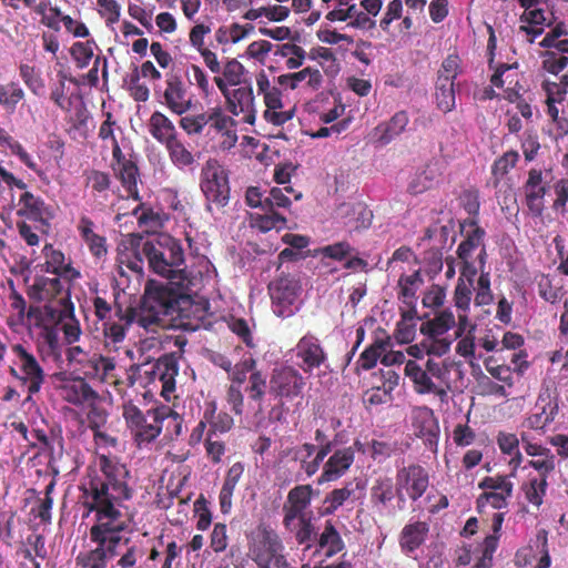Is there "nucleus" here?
Returning <instances> with one entry per match:
<instances>
[{
  "label": "nucleus",
  "mask_w": 568,
  "mask_h": 568,
  "mask_svg": "<svg viewBox=\"0 0 568 568\" xmlns=\"http://www.w3.org/2000/svg\"><path fill=\"white\" fill-rule=\"evenodd\" d=\"M207 119L209 112L196 115H186L180 119L179 125L187 135H196L203 132L205 125L209 123Z\"/></svg>",
  "instance_id": "774afa93"
},
{
  "label": "nucleus",
  "mask_w": 568,
  "mask_h": 568,
  "mask_svg": "<svg viewBox=\"0 0 568 568\" xmlns=\"http://www.w3.org/2000/svg\"><path fill=\"white\" fill-rule=\"evenodd\" d=\"M150 374L154 387L159 388L161 395L169 399L175 388V376L178 375L175 362L171 358L160 359L152 366Z\"/></svg>",
  "instance_id": "c756f323"
},
{
  "label": "nucleus",
  "mask_w": 568,
  "mask_h": 568,
  "mask_svg": "<svg viewBox=\"0 0 568 568\" xmlns=\"http://www.w3.org/2000/svg\"><path fill=\"white\" fill-rule=\"evenodd\" d=\"M278 534L266 525L257 526L248 536V556L258 568H282L287 565Z\"/></svg>",
  "instance_id": "423d86ee"
},
{
  "label": "nucleus",
  "mask_w": 568,
  "mask_h": 568,
  "mask_svg": "<svg viewBox=\"0 0 568 568\" xmlns=\"http://www.w3.org/2000/svg\"><path fill=\"white\" fill-rule=\"evenodd\" d=\"M546 488L547 478L539 476L530 477L528 481L523 486L526 499L537 507L542 504Z\"/></svg>",
  "instance_id": "bf43d9fd"
},
{
  "label": "nucleus",
  "mask_w": 568,
  "mask_h": 568,
  "mask_svg": "<svg viewBox=\"0 0 568 568\" xmlns=\"http://www.w3.org/2000/svg\"><path fill=\"white\" fill-rule=\"evenodd\" d=\"M10 375L26 388L27 402H32L34 394H38L44 382L45 373L37 357L22 344L11 346Z\"/></svg>",
  "instance_id": "0eeeda50"
},
{
  "label": "nucleus",
  "mask_w": 568,
  "mask_h": 568,
  "mask_svg": "<svg viewBox=\"0 0 568 568\" xmlns=\"http://www.w3.org/2000/svg\"><path fill=\"white\" fill-rule=\"evenodd\" d=\"M427 531V525L422 521L405 526L400 537L402 548L408 552L414 551L424 542Z\"/></svg>",
  "instance_id": "09e8293b"
},
{
  "label": "nucleus",
  "mask_w": 568,
  "mask_h": 568,
  "mask_svg": "<svg viewBox=\"0 0 568 568\" xmlns=\"http://www.w3.org/2000/svg\"><path fill=\"white\" fill-rule=\"evenodd\" d=\"M0 146L9 149L11 153L17 155L20 161L24 163L30 170L38 173L39 175L41 174V171L30 154L2 126H0Z\"/></svg>",
  "instance_id": "5fc2aeb1"
},
{
  "label": "nucleus",
  "mask_w": 568,
  "mask_h": 568,
  "mask_svg": "<svg viewBox=\"0 0 568 568\" xmlns=\"http://www.w3.org/2000/svg\"><path fill=\"white\" fill-rule=\"evenodd\" d=\"M354 459L355 452L353 447H333L328 458L322 464V473L316 479L317 485L335 481L343 477L353 465Z\"/></svg>",
  "instance_id": "aec40b11"
},
{
  "label": "nucleus",
  "mask_w": 568,
  "mask_h": 568,
  "mask_svg": "<svg viewBox=\"0 0 568 568\" xmlns=\"http://www.w3.org/2000/svg\"><path fill=\"white\" fill-rule=\"evenodd\" d=\"M103 478L94 477L81 485V503L94 521L90 528V539L97 544L94 549L80 552L77 566L81 568H106L118 555V547L123 538L121 532L126 530L131 515L125 505L132 497V491L125 484V470L105 457L100 458Z\"/></svg>",
  "instance_id": "f257e3e1"
},
{
  "label": "nucleus",
  "mask_w": 568,
  "mask_h": 568,
  "mask_svg": "<svg viewBox=\"0 0 568 568\" xmlns=\"http://www.w3.org/2000/svg\"><path fill=\"white\" fill-rule=\"evenodd\" d=\"M44 271L51 273L54 277L63 280L65 283H72L80 277V272L75 270L70 261H67L64 254L53 248L52 245L43 247Z\"/></svg>",
  "instance_id": "bb28decb"
},
{
  "label": "nucleus",
  "mask_w": 568,
  "mask_h": 568,
  "mask_svg": "<svg viewBox=\"0 0 568 568\" xmlns=\"http://www.w3.org/2000/svg\"><path fill=\"white\" fill-rule=\"evenodd\" d=\"M98 12L108 28L113 29V26L119 22L121 17V6L116 0H98Z\"/></svg>",
  "instance_id": "338daca9"
},
{
  "label": "nucleus",
  "mask_w": 568,
  "mask_h": 568,
  "mask_svg": "<svg viewBox=\"0 0 568 568\" xmlns=\"http://www.w3.org/2000/svg\"><path fill=\"white\" fill-rule=\"evenodd\" d=\"M172 164L179 170L191 169L196 162V155L180 136L164 145Z\"/></svg>",
  "instance_id": "58836bf2"
},
{
  "label": "nucleus",
  "mask_w": 568,
  "mask_h": 568,
  "mask_svg": "<svg viewBox=\"0 0 568 568\" xmlns=\"http://www.w3.org/2000/svg\"><path fill=\"white\" fill-rule=\"evenodd\" d=\"M245 72L244 65L236 59H229L222 65L220 74L214 77V83L220 92H225L233 87L240 85Z\"/></svg>",
  "instance_id": "c9c22d12"
},
{
  "label": "nucleus",
  "mask_w": 568,
  "mask_h": 568,
  "mask_svg": "<svg viewBox=\"0 0 568 568\" xmlns=\"http://www.w3.org/2000/svg\"><path fill=\"white\" fill-rule=\"evenodd\" d=\"M24 90L14 81L0 84V106L9 113L16 112L18 104L24 99Z\"/></svg>",
  "instance_id": "3c124183"
},
{
  "label": "nucleus",
  "mask_w": 568,
  "mask_h": 568,
  "mask_svg": "<svg viewBox=\"0 0 568 568\" xmlns=\"http://www.w3.org/2000/svg\"><path fill=\"white\" fill-rule=\"evenodd\" d=\"M475 292V305L486 306L493 303L494 295L490 288V276L488 272H481L477 280V285H474L473 293Z\"/></svg>",
  "instance_id": "69168bd1"
},
{
  "label": "nucleus",
  "mask_w": 568,
  "mask_h": 568,
  "mask_svg": "<svg viewBox=\"0 0 568 568\" xmlns=\"http://www.w3.org/2000/svg\"><path fill=\"white\" fill-rule=\"evenodd\" d=\"M541 68L546 72L557 75L568 64V54L554 50H547L541 54Z\"/></svg>",
  "instance_id": "0e129e2a"
},
{
  "label": "nucleus",
  "mask_w": 568,
  "mask_h": 568,
  "mask_svg": "<svg viewBox=\"0 0 568 568\" xmlns=\"http://www.w3.org/2000/svg\"><path fill=\"white\" fill-rule=\"evenodd\" d=\"M465 240L458 245L459 277L453 294L455 307H467L473 298L474 281L478 273L484 272L486 264L485 231L474 217L462 224Z\"/></svg>",
  "instance_id": "39448f33"
},
{
  "label": "nucleus",
  "mask_w": 568,
  "mask_h": 568,
  "mask_svg": "<svg viewBox=\"0 0 568 568\" xmlns=\"http://www.w3.org/2000/svg\"><path fill=\"white\" fill-rule=\"evenodd\" d=\"M344 548V542L331 521H326L323 531L318 537L316 551H322L325 557H332Z\"/></svg>",
  "instance_id": "37998d69"
},
{
  "label": "nucleus",
  "mask_w": 568,
  "mask_h": 568,
  "mask_svg": "<svg viewBox=\"0 0 568 568\" xmlns=\"http://www.w3.org/2000/svg\"><path fill=\"white\" fill-rule=\"evenodd\" d=\"M246 36L247 30L239 23L220 27L214 33L215 41L220 44L237 43Z\"/></svg>",
  "instance_id": "680f3d73"
},
{
  "label": "nucleus",
  "mask_w": 568,
  "mask_h": 568,
  "mask_svg": "<svg viewBox=\"0 0 568 568\" xmlns=\"http://www.w3.org/2000/svg\"><path fill=\"white\" fill-rule=\"evenodd\" d=\"M313 488L310 485H300L290 490L284 505V525L291 528L296 518L307 517L306 509L312 499Z\"/></svg>",
  "instance_id": "5701e85b"
},
{
  "label": "nucleus",
  "mask_w": 568,
  "mask_h": 568,
  "mask_svg": "<svg viewBox=\"0 0 568 568\" xmlns=\"http://www.w3.org/2000/svg\"><path fill=\"white\" fill-rule=\"evenodd\" d=\"M149 132L163 145L179 136L174 123L160 111H155L151 114L149 120Z\"/></svg>",
  "instance_id": "f704fd0d"
},
{
  "label": "nucleus",
  "mask_w": 568,
  "mask_h": 568,
  "mask_svg": "<svg viewBox=\"0 0 568 568\" xmlns=\"http://www.w3.org/2000/svg\"><path fill=\"white\" fill-rule=\"evenodd\" d=\"M272 310L278 317H290L300 308L301 286L292 276H281L268 285Z\"/></svg>",
  "instance_id": "f8f14e48"
},
{
  "label": "nucleus",
  "mask_w": 568,
  "mask_h": 568,
  "mask_svg": "<svg viewBox=\"0 0 568 568\" xmlns=\"http://www.w3.org/2000/svg\"><path fill=\"white\" fill-rule=\"evenodd\" d=\"M388 338H377L359 356L358 363L364 369H371L381 361L382 352L386 349Z\"/></svg>",
  "instance_id": "e2e57ef3"
},
{
  "label": "nucleus",
  "mask_w": 568,
  "mask_h": 568,
  "mask_svg": "<svg viewBox=\"0 0 568 568\" xmlns=\"http://www.w3.org/2000/svg\"><path fill=\"white\" fill-rule=\"evenodd\" d=\"M291 353L296 367L310 376L313 375L316 369L321 371L322 367H328L327 354L321 341L311 333L301 337Z\"/></svg>",
  "instance_id": "ddd939ff"
},
{
  "label": "nucleus",
  "mask_w": 568,
  "mask_h": 568,
  "mask_svg": "<svg viewBox=\"0 0 568 568\" xmlns=\"http://www.w3.org/2000/svg\"><path fill=\"white\" fill-rule=\"evenodd\" d=\"M78 229L94 256L101 257L106 254L105 239L94 232V223L90 219L81 217Z\"/></svg>",
  "instance_id": "a19ab883"
},
{
  "label": "nucleus",
  "mask_w": 568,
  "mask_h": 568,
  "mask_svg": "<svg viewBox=\"0 0 568 568\" xmlns=\"http://www.w3.org/2000/svg\"><path fill=\"white\" fill-rule=\"evenodd\" d=\"M288 529L295 531L297 542L305 545V550H308L312 547L311 541L315 539L316 532L308 516L296 518L292 527Z\"/></svg>",
  "instance_id": "052dcab7"
},
{
  "label": "nucleus",
  "mask_w": 568,
  "mask_h": 568,
  "mask_svg": "<svg viewBox=\"0 0 568 568\" xmlns=\"http://www.w3.org/2000/svg\"><path fill=\"white\" fill-rule=\"evenodd\" d=\"M538 293L546 302L555 304L562 298L565 291L560 280L542 275L538 282Z\"/></svg>",
  "instance_id": "6e6d98bb"
},
{
  "label": "nucleus",
  "mask_w": 568,
  "mask_h": 568,
  "mask_svg": "<svg viewBox=\"0 0 568 568\" xmlns=\"http://www.w3.org/2000/svg\"><path fill=\"white\" fill-rule=\"evenodd\" d=\"M497 445L504 455L509 456L510 476L515 477L524 462V456L519 449V438L516 434L501 432L497 436Z\"/></svg>",
  "instance_id": "4c0bfd02"
},
{
  "label": "nucleus",
  "mask_w": 568,
  "mask_h": 568,
  "mask_svg": "<svg viewBox=\"0 0 568 568\" xmlns=\"http://www.w3.org/2000/svg\"><path fill=\"white\" fill-rule=\"evenodd\" d=\"M471 302H468L467 307H455L458 312L457 328L455 329L453 342L457 341L455 351L456 354L467 362L480 359V355H476V329L477 325L469 317Z\"/></svg>",
  "instance_id": "a211bd4d"
},
{
  "label": "nucleus",
  "mask_w": 568,
  "mask_h": 568,
  "mask_svg": "<svg viewBox=\"0 0 568 568\" xmlns=\"http://www.w3.org/2000/svg\"><path fill=\"white\" fill-rule=\"evenodd\" d=\"M27 325L36 335L39 352L54 358L60 357L62 352L60 332H63V339L69 345L78 342L82 334L73 305H31L27 312Z\"/></svg>",
  "instance_id": "20e7f679"
},
{
  "label": "nucleus",
  "mask_w": 568,
  "mask_h": 568,
  "mask_svg": "<svg viewBox=\"0 0 568 568\" xmlns=\"http://www.w3.org/2000/svg\"><path fill=\"white\" fill-rule=\"evenodd\" d=\"M18 214L30 221L39 222L41 226H45L47 221L52 217V212L44 202L28 191L19 199Z\"/></svg>",
  "instance_id": "2f4dec72"
},
{
  "label": "nucleus",
  "mask_w": 568,
  "mask_h": 568,
  "mask_svg": "<svg viewBox=\"0 0 568 568\" xmlns=\"http://www.w3.org/2000/svg\"><path fill=\"white\" fill-rule=\"evenodd\" d=\"M60 394L64 400L74 405H82L95 397L94 392L83 378L63 379Z\"/></svg>",
  "instance_id": "72a5a7b5"
},
{
  "label": "nucleus",
  "mask_w": 568,
  "mask_h": 568,
  "mask_svg": "<svg viewBox=\"0 0 568 568\" xmlns=\"http://www.w3.org/2000/svg\"><path fill=\"white\" fill-rule=\"evenodd\" d=\"M221 93L225 98L227 109L232 114L242 115L245 123L254 124L256 110L253 90L250 85L232 88Z\"/></svg>",
  "instance_id": "4be33fe9"
},
{
  "label": "nucleus",
  "mask_w": 568,
  "mask_h": 568,
  "mask_svg": "<svg viewBox=\"0 0 568 568\" xmlns=\"http://www.w3.org/2000/svg\"><path fill=\"white\" fill-rule=\"evenodd\" d=\"M435 101L437 108L443 112H449L455 108L454 82L437 80Z\"/></svg>",
  "instance_id": "13d9d810"
},
{
  "label": "nucleus",
  "mask_w": 568,
  "mask_h": 568,
  "mask_svg": "<svg viewBox=\"0 0 568 568\" xmlns=\"http://www.w3.org/2000/svg\"><path fill=\"white\" fill-rule=\"evenodd\" d=\"M397 496L396 484L386 475L377 476L369 489V499L373 508L382 515H388L393 510L392 503Z\"/></svg>",
  "instance_id": "b1692460"
},
{
  "label": "nucleus",
  "mask_w": 568,
  "mask_h": 568,
  "mask_svg": "<svg viewBox=\"0 0 568 568\" xmlns=\"http://www.w3.org/2000/svg\"><path fill=\"white\" fill-rule=\"evenodd\" d=\"M200 189L207 201V209L212 205L223 207L230 199V184L227 170L216 159H209L200 173Z\"/></svg>",
  "instance_id": "9b49d317"
},
{
  "label": "nucleus",
  "mask_w": 568,
  "mask_h": 568,
  "mask_svg": "<svg viewBox=\"0 0 568 568\" xmlns=\"http://www.w3.org/2000/svg\"><path fill=\"white\" fill-rule=\"evenodd\" d=\"M458 315L456 316L452 308L438 310L434 317L425 321L420 326V332L426 336V346L430 348L434 356L446 355L453 345V336L448 332L457 328Z\"/></svg>",
  "instance_id": "9d476101"
},
{
  "label": "nucleus",
  "mask_w": 568,
  "mask_h": 568,
  "mask_svg": "<svg viewBox=\"0 0 568 568\" xmlns=\"http://www.w3.org/2000/svg\"><path fill=\"white\" fill-rule=\"evenodd\" d=\"M293 459L300 464V474L311 478L321 468L327 457V446L317 449L316 445L305 443L292 449Z\"/></svg>",
  "instance_id": "393cba45"
},
{
  "label": "nucleus",
  "mask_w": 568,
  "mask_h": 568,
  "mask_svg": "<svg viewBox=\"0 0 568 568\" xmlns=\"http://www.w3.org/2000/svg\"><path fill=\"white\" fill-rule=\"evenodd\" d=\"M479 488L484 493L477 499L478 507L488 504L495 509L506 508L513 494V483L505 476L485 477Z\"/></svg>",
  "instance_id": "6ab92c4d"
},
{
  "label": "nucleus",
  "mask_w": 568,
  "mask_h": 568,
  "mask_svg": "<svg viewBox=\"0 0 568 568\" xmlns=\"http://www.w3.org/2000/svg\"><path fill=\"white\" fill-rule=\"evenodd\" d=\"M97 43L93 39L77 41L70 48V54L78 68H87L94 55Z\"/></svg>",
  "instance_id": "4d7b16f0"
},
{
  "label": "nucleus",
  "mask_w": 568,
  "mask_h": 568,
  "mask_svg": "<svg viewBox=\"0 0 568 568\" xmlns=\"http://www.w3.org/2000/svg\"><path fill=\"white\" fill-rule=\"evenodd\" d=\"M404 373L413 382L416 393L430 394L436 390V384L432 377L415 361L410 359L405 363Z\"/></svg>",
  "instance_id": "79ce46f5"
},
{
  "label": "nucleus",
  "mask_w": 568,
  "mask_h": 568,
  "mask_svg": "<svg viewBox=\"0 0 568 568\" xmlns=\"http://www.w3.org/2000/svg\"><path fill=\"white\" fill-rule=\"evenodd\" d=\"M204 419L210 425L207 434H212V436L226 433L233 426V418L226 413H216V405L214 403L206 404Z\"/></svg>",
  "instance_id": "8fccbe9b"
},
{
  "label": "nucleus",
  "mask_w": 568,
  "mask_h": 568,
  "mask_svg": "<svg viewBox=\"0 0 568 568\" xmlns=\"http://www.w3.org/2000/svg\"><path fill=\"white\" fill-rule=\"evenodd\" d=\"M123 187L128 192V197L119 200L115 204V219L120 221L122 216L132 215L141 226L154 227L156 225V219L152 210L145 207L140 202L139 193L135 197L125 186Z\"/></svg>",
  "instance_id": "a878e982"
},
{
  "label": "nucleus",
  "mask_w": 568,
  "mask_h": 568,
  "mask_svg": "<svg viewBox=\"0 0 568 568\" xmlns=\"http://www.w3.org/2000/svg\"><path fill=\"white\" fill-rule=\"evenodd\" d=\"M115 368L113 358L100 354H92L83 366L82 373L87 377L98 378L100 381L111 376Z\"/></svg>",
  "instance_id": "c03bdc74"
},
{
  "label": "nucleus",
  "mask_w": 568,
  "mask_h": 568,
  "mask_svg": "<svg viewBox=\"0 0 568 568\" xmlns=\"http://www.w3.org/2000/svg\"><path fill=\"white\" fill-rule=\"evenodd\" d=\"M306 378L292 365H281L273 369L270 390L275 396L293 399L303 394Z\"/></svg>",
  "instance_id": "dca6fc26"
},
{
  "label": "nucleus",
  "mask_w": 568,
  "mask_h": 568,
  "mask_svg": "<svg viewBox=\"0 0 568 568\" xmlns=\"http://www.w3.org/2000/svg\"><path fill=\"white\" fill-rule=\"evenodd\" d=\"M169 408L160 407L146 410L143 414L135 405H123V417L134 435L139 446L146 445L154 440L162 430V424Z\"/></svg>",
  "instance_id": "1a4fd4ad"
},
{
  "label": "nucleus",
  "mask_w": 568,
  "mask_h": 568,
  "mask_svg": "<svg viewBox=\"0 0 568 568\" xmlns=\"http://www.w3.org/2000/svg\"><path fill=\"white\" fill-rule=\"evenodd\" d=\"M409 123L408 114L405 111L395 113L389 121L378 124L374 135L381 145H387L399 136Z\"/></svg>",
  "instance_id": "473e14b6"
},
{
  "label": "nucleus",
  "mask_w": 568,
  "mask_h": 568,
  "mask_svg": "<svg viewBox=\"0 0 568 568\" xmlns=\"http://www.w3.org/2000/svg\"><path fill=\"white\" fill-rule=\"evenodd\" d=\"M489 69L493 71L490 82L493 94L489 98L501 97L509 102H515L519 99L521 87L519 84L520 73L517 63H500L495 62L494 58L489 59Z\"/></svg>",
  "instance_id": "4468645a"
},
{
  "label": "nucleus",
  "mask_w": 568,
  "mask_h": 568,
  "mask_svg": "<svg viewBox=\"0 0 568 568\" xmlns=\"http://www.w3.org/2000/svg\"><path fill=\"white\" fill-rule=\"evenodd\" d=\"M504 514L496 513L491 519V532L487 535L478 548V561L474 568H491L494 554L498 548Z\"/></svg>",
  "instance_id": "7c9ffc66"
},
{
  "label": "nucleus",
  "mask_w": 568,
  "mask_h": 568,
  "mask_svg": "<svg viewBox=\"0 0 568 568\" xmlns=\"http://www.w3.org/2000/svg\"><path fill=\"white\" fill-rule=\"evenodd\" d=\"M243 473L244 465L241 462L234 463L226 473L219 495L220 508L223 514L231 511L233 493Z\"/></svg>",
  "instance_id": "e433bc0d"
},
{
  "label": "nucleus",
  "mask_w": 568,
  "mask_h": 568,
  "mask_svg": "<svg viewBox=\"0 0 568 568\" xmlns=\"http://www.w3.org/2000/svg\"><path fill=\"white\" fill-rule=\"evenodd\" d=\"M540 410L529 415L524 426L529 429H542L551 422L558 414V403L556 400H548L545 405L539 407Z\"/></svg>",
  "instance_id": "603ef678"
},
{
  "label": "nucleus",
  "mask_w": 568,
  "mask_h": 568,
  "mask_svg": "<svg viewBox=\"0 0 568 568\" xmlns=\"http://www.w3.org/2000/svg\"><path fill=\"white\" fill-rule=\"evenodd\" d=\"M70 284L59 277L39 276L29 287L31 298L45 302V304H55L59 306L72 305L70 301Z\"/></svg>",
  "instance_id": "f3484780"
},
{
  "label": "nucleus",
  "mask_w": 568,
  "mask_h": 568,
  "mask_svg": "<svg viewBox=\"0 0 568 568\" xmlns=\"http://www.w3.org/2000/svg\"><path fill=\"white\" fill-rule=\"evenodd\" d=\"M541 48L568 54V30L562 24H556L545 34L539 42Z\"/></svg>",
  "instance_id": "864d4df0"
},
{
  "label": "nucleus",
  "mask_w": 568,
  "mask_h": 568,
  "mask_svg": "<svg viewBox=\"0 0 568 568\" xmlns=\"http://www.w3.org/2000/svg\"><path fill=\"white\" fill-rule=\"evenodd\" d=\"M174 312V300L165 286L155 281H149L139 308H130L124 314L118 312L116 320L103 323V346L109 352L121 349L126 331L136 325L146 333L156 332L164 316Z\"/></svg>",
  "instance_id": "7ed1b4c3"
},
{
  "label": "nucleus",
  "mask_w": 568,
  "mask_h": 568,
  "mask_svg": "<svg viewBox=\"0 0 568 568\" xmlns=\"http://www.w3.org/2000/svg\"><path fill=\"white\" fill-rule=\"evenodd\" d=\"M144 260L153 273L169 280V284L179 291L181 297L196 293L212 276V265L204 257L199 260L196 266H185L181 244L168 234H160L143 243L130 240L119 246L118 263L121 275L125 274V267L139 281L144 273ZM182 300L186 303V300Z\"/></svg>",
  "instance_id": "f03ea898"
},
{
  "label": "nucleus",
  "mask_w": 568,
  "mask_h": 568,
  "mask_svg": "<svg viewBox=\"0 0 568 568\" xmlns=\"http://www.w3.org/2000/svg\"><path fill=\"white\" fill-rule=\"evenodd\" d=\"M210 126L221 135L220 146L223 150H230L237 143L236 122L220 108H213L209 111Z\"/></svg>",
  "instance_id": "cd10ccee"
},
{
  "label": "nucleus",
  "mask_w": 568,
  "mask_h": 568,
  "mask_svg": "<svg viewBox=\"0 0 568 568\" xmlns=\"http://www.w3.org/2000/svg\"><path fill=\"white\" fill-rule=\"evenodd\" d=\"M429 486L427 470L419 465L402 467L396 473V491L399 500L406 497L413 501L418 500Z\"/></svg>",
  "instance_id": "2eb2a0df"
},
{
  "label": "nucleus",
  "mask_w": 568,
  "mask_h": 568,
  "mask_svg": "<svg viewBox=\"0 0 568 568\" xmlns=\"http://www.w3.org/2000/svg\"><path fill=\"white\" fill-rule=\"evenodd\" d=\"M116 131L121 132L116 123L111 120V115L108 114L106 120L99 129V138L102 140L105 148L112 150V169L116 178L121 181L122 185L136 197L139 180L138 168L133 161L125 159L122 154L116 139Z\"/></svg>",
  "instance_id": "6e6552de"
},
{
  "label": "nucleus",
  "mask_w": 568,
  "mask_h": 568,
  "mask_svg": "<svg viewBox=\"0 0 568 568\" xmlns=\"http://www.w3.org/2000/svg\"><path fill=\"white\" fill-rule=\"evenodd\" d=\"M162 103L178 115L186 113L192 108V97L179 74H166Z\"/></svg>",
  "instance_id": "412c9836"
},
{
  "label": "nucleus",
  "mask_w": 568,
  "mask_h": 568,
  "mask_svg": "<svg viewBox=\"0 0 568 568\" xmlns=\"http://www.w3.org/2000/svg\"><path fill=\"white\" fill-rule=\"evenodd\" d=\"M250 225L252 229L262 233H266L272 230L280 231L285 227L286 219L275 211H265L264 214H251Z\"/></svg>",
  "instance_id": "de8ad7c7"
},
{
  "label": "nucleus",
  "mask_w": 568,
  "mask_h": 568,
  "mask_svg": "<svg viewBox=\"0 0 568 568\" xmlns=\"http://www.w3.org/2000/svg\"><path fill=\"white\" fill-rule=\"evenodd\" d=\"M94 443H95V446L98 449L95 466L98 467L100 473L94 471V474H90L88 476V478L82 483V485L88 483L89 480H91L94 477H100V478L104 477V474L100 467V458L101 457H105L110 462L114 463L116 466L122 467L126 473L125 476H128V470L125 469V467L123 465H120L114 458H111L110 456H108L105 453L102 452L109 447H114L116 445V439L97 427V428H94ZM124 480H125V484L128 485L126 477H124Z\"/></svg>",
  "instance_id": "ea45409f"
},
{
  "label": "nucleus",
  "mask_w": 568,
  "mask_h": 568,
  "mask_svg": "<svg viewBox=\"0 0 568 568\" xmlns=\"http://www.w3.org/2000/svg\"><path fill=\"white\" fill-rule=\"evenodd\" d=\"M358 484L349 481L342 488H336L327 494L323 501V514H334L354 495L355 489L358 488Z\"/></svg>",
  "instance_id": "49530a36"
},
{
  "label": "nucleus",
  "mask_w": 568,
  "mask_h": 568,
  "mask_svg": "<svg viewBox=\"0 0 568 568\" xmlns=\"http://www.w3.org/2000/svg\"><path fill=\"white\" fill-rule=\"evenodd\" d=\"M419 417L422 418V426L418 429V436L424 438L425 445L429 450L436 453L439 439L438 423L428 409L424 410Z\"/></svg>",
  "instance_id": "a18cd8bd"
},
{
  "label": "nucleus",
  "mask_w": 568,
  "mask_h": 568,
  "mask_svg": "<svg viewBox=\"0 0 568 568\" xmlns=\"http://www.w3.org/2000/svg\"><path fill=\"white\" fill-rule=\"evenodd\" d=\"M547 183L544 182L542 172L531 169L525 183L526 204L530 213L535 216L542 214L545 204L544 197L547 192Z\"/></svg>",
  "instance_id": "c85d7f7f"
}]
</instances>
